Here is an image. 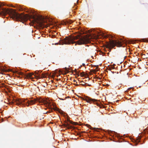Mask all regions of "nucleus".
Here are the masks:
<instances>
[{
	"mask_svg": "<svg viewBox=\"0 0 148 148\" xmlns=\"http://www.w3.org/2000/svg\"><path fill=\"white\" fill-rule=\"evenodd\" d=\"M2 4H0V15H1L4 16L7 14H9L11 18L14 20L19 21L23 23L30 18L33 19L40 25H42L43 23L44 22V18L42 16H39L33 14L31 15L24 14L22 13L19 14L13 9H6L2 7ZM30 13H34L32 11H31Z\"/></svg>",
	"mask_w": 148,
	"mask_h": 148,
	"instance_id": "obj_1",
	"label": "nucleus"
},
{
	"mask_svg": "<svg viewBox=\"0 0 148 148\" xmlns=\"http://www.w3.org/2000/svg\"><path fill=\"white\" fill-rule=\"evenodd\" d=\"M90 38L89 37L86 36L80 37L79 35H77L71 38L66 37L63 40H60L59 43L60 45L69 44L75 43L79 45L85 44L90 42ZM58 44L59 43H56L55 44V45Z\"/></svg>",
	"mask_w": 148,
	"mask_h": 148,
	"instance_id": "obj_2",
	"label": "nucleus"
},
{
	"mask_svg": "<svg viewBox=\"0 0 148 148\" xmlns=\"http://www.w3.org/2000/svg\"><path fill=\"white\" fill-rule=\"evenodd\" d=\"M26 99H17L13 100V101L12 102V103H15L16 105L19 106H29V105H32L35 104L36 102L37 101L36 99H34L33 100H28L26 102Z\"/></svg>",
	"mask_w": 148,
	"mask_h": 148,
	"instance_id": "obj_3",
	"label": "nucleus"
},
{
	"mask_svg": "<svg viewBox=\"0 0 148 148\" xmlns=\"http://www.w3.org/2000/svg\"><path fill=\"white\" fill-rule=\"evenodd\" d=\"M122 45V42L118 40H112L110 42L106 45V47L107 48H113L115 46L118 47H121ZM110 50L111 49H110Z\"/></svg>",
	"mask_w": 148,
	"mask_h": 148,
	"instance_id": "obj_4",
	"label": "nucleus"
},
{
	"mask_svg": "<svg viewBox=\"0 0 148 148\" xmlns=\"http://www.w3.org/2000/svg\"><path fill=\"white\" fill-rule=\"evenodd\" d=\"M38 71H36L35 72V75H34L33 73H28L26 75L27 77V78H30L32 79L33 78L32 77V75H34L35 77L37 79H39L41 78H45V75H42V76H40V75H38Z\"/></svg>",
	"mask_w": 148,
	"mask_h": 148,
	"instance_id": "obj_5",
	"label": "nucleus"
},
{
	"mask_svg": "<svg viewBox=\"0 0 148 148\" xmlns=\"http://www.w3.org/2000/svg\"><path fill=\"white\" fill-rule=\"evenodd\" d=\"M84 100H85L87 102L90 103H91L92 102H94L96 101L97 100L94 99H92L89 98H85Z\"/></svg>",
	"mask_w": 148,
	"mask_h": 148,
	"instance_id": "obj_6",
	"label": "nucleus"
},
{
	"mask_svg": "<svg viewBox=\"0 0 148 148\" xmlns=\"http://www.w3.org/2000/svg\"><path fill=\"white\" fill-rule=\"evenodd\" d=\"M43 103L45 105H49V103L48 101L46 99H43Z\"/></svg>",
	"mask_w": 148,
	"mask_h": 148,
	"instance_id": "obj_7",
	"label": "nucleus"
},
{
	"mask_svg": "<svg viewBox=\"0 0 148 148\" xmlns=\"http://www.w3.org/2000/svg\"><path fill=\"white\" fill-rule=\"evenodd\" d=\"M54 110H56L58 111L60 113V114H62L63 113V111L62 110H60L59 109L57 108H54Z\"/></svg>",
	"mask_w": 148,
	"mask_h": 148,
	"instance_id": "obj_8",
	"label": "nucleus"
},
{
	"mask_svg": "<svg viewBox=\"0 0 148 148\" xmlns=\"http://www.w3.org/2000/svg\"><path fill=\"white\" fill-rule=\"evenodd\" d=\"M36 99H37V101H38L39 103H43L44 99H40L38 98Z\"/></svg>",
	"mask_w": 148,
	"mask_h": 148,
	"instance_id": "obj_9",
	"label": "nucleus"
},
{
	"mask_svg": "<svg viewBox=\"0 0 148 148\" xmlns=\"http://www.w3.org/2000/svg\"><path fill=\"white\" fill-rule=\"evenodd\" d=\"M141 40L142 42H148V38H143Z\"/></svg>",
	"mask_w": 148,
	"mask_h": 148,
	"instance_id": "obj_10",
	"label": "nucleus"
},
{
	"mask_svg": "<svg viewBox=\"0 0 148 148\" xmlns=\"http://www.w3.org/2000/svg\"><path fill=\"white\" fill-rule=\"evenodd\" d=\"M88 126L89 128H90V129H91L90 127H91L92 128V130H96V131H98V128H92L91 127V126L89 125H88Z\"/></svg>",
	"mask_w": 148,
	"mask_h": 148,
	"instance_id": "obj_11",
	"label": "nucleus"
},
{
	"mask_svg": "<svg viewBox=\"0 0 148 148\" xmlns=\"http://www.w3.org/2000/svg\"><path fill=\"white\" fill-rule=\"evenodd\" d=\"M65 127L67 128L68 129H71L72 128V127L71 126H70L69 124H67L65 125Z\"/></svg>",
	"mask_w": 148,
	"mask_h": 148,
	"instance_id": "obj_12",
	"label": "nucleus"
},
{
	"mask_svg": "<svg viewBox=\"0 0 148 148\" xmlns=\"http://www.w3.org/2000/svg\"><path fill=\"white\" fill-rule=\"evenodd\" d=\"M15 73H18L20 75H22L23 74V73L22 72H18V71H15Z\"/></svg>",
	"mask_w": 148,
	"mask_h": 148,
	"instance_id": "obj_13",
	"label": "nucleus"
},
{
	"mask_svg": "<svg viewBox=\"0 0 148 148\" xmlns=\"http://www.w3.org/2000/svg\"><path fill=\"white\" fill-rule=\"evenodd\" d=\"M99 35H102V36H104L105 38H108V36L105 35L104 34H103V33L101 34H99Z\"/></svg>",
	"mask_w": 148,
	"mask_h": 148,
	"instance_id": "obj_14",
	"label": "nucleus"
},
{
	"mask_svg": "<svg viewBox=\"0 0 148 148\" xmlns=\"http://www.w3.org/2000/svg\"><path fill=\"white\" fill-rule=\"evenodd\" d=\"M80 75L81 77H84L85 76V73L83 72L80 73Z\"/></svg>",
	"mask_w": 148,
	"mask_h": 148,
	"instance_id": "obj_15",
	"label": "nucleus"
},
{
	"mask_svg": "<svg viewBox=\"0 0 148 148\" xmlns=\"http://www.w3.org/2000/svg\"><path fill=\"white\" fill-rule=\"evenodd\" d=\"M69 121L70 122V123H72V124H74V125H76V123H75V122H73V123H72V122H71V121Z\"/></svg>",
	"mask_w": 148,
	"mask_h": 148,
	"instance_id": "obj_16",
	"label": "nucleus"
},
{
	"mask_svg": "<svg viewBox=\"0 0 148 148\" xmlns=\"http://www.w3.org/2000/svg\"><path fill=\"white\" fill-rule=\"evenodd\" d=\"M80 82L83 83L81 84V85H83V86H84V85H85V84H84V82L82 81V82Z\"/></svg>",
	"mask_w": 148,
	"mask_h": 148,
	"instance_id": "obj_17",
	"label": "nucleus"
},
{
	"mask_svg": "<svg viewBox=\"0 0 148 148\" xmlns=\"http://www.w3.org/2000/svg\"><path fill=\"white\" fill-rule=\"evenodd\" d=\"M56 37V36L54 35H52L51 36L52 38H54Z\"/></svg>",
	"mask_w": 148,
	"mask_h": 148,
	"instance_id": "obj_18",
	"label": "nucleus"
},
{
	"mask_svg": "<svg viewBox=\"0 0 148 148\" xmlns=\"http://www.w3.org/2000/svg\"><path fill=\"white\" fill-rule=\"evenodd\" d=\"M66 22H64L62 23V25H66Z\"/></svg>",
	"mask_w": 148,
	"mask_h": 148,
	"instance_id": "obj_19",
	"label": "nucleus"
},
{
	"mask_svg": "<svg viewBox=\"0 0 148 148\" xmlns=\"http://www.w3.org/2000/svg\"><path fill=\"white\" fill-rule=\"evenodd\" d=\"M75 72L76 73H77V71L75 69Z\"/></svg>",
	"mask_w": 148,
	"mask_h": 148,
	"instance_id": "obj_20",
	"label": "nucleus"
},
{
	"mask_svg": "<svg viewBox=\"0 0 148 148\" xmlns=\"http://www.w3.org/2000/svg\"><path fill=\"white\" fill-rule=\"evenodd\" d=\"M82 65L83 66H85V64H83Z\"/></svg>",
	"mask_w": 148,
	"mask_h": 148,
	"instance_id": "obj_21",
	"label": "nucleus"
},
{
	"mask_svg": "<svg viewBox=\"0 0 148 148\" xmlns=\"http://www.w3.org/2000/svg\"><path fill=\"white\" fill-rule=\"evenodd\" d=\"M10 70H9L8 71H10Z\"/></svg>",
	"mask_w": 148,
	"mask_h": 148,
	"instance_id": "obj_22",
	"label": "nucleus"
},
{
	"mask_svg": "<svg viewBox=\"0 0 148 148\" xmlns=\"http://www.w3.org/2000/svg\"><path fill=\"white\" fill-rule=\"evenodd\" d=\"M78 76H79V75L78 74H77Z\"/></svg>",
	"mask_w": 148,
	"mask_h": 148,
	"instance_id": "obj_23",
	"label": "nucleus"
},
{
	"mask_svg": "<svg viewBox=\"0 0 148 148\" xmlns=\"http://www.w3.org/2000/svg\"><path fill=\"white\" fill-rule=\"evenodd\" d=\"M11 7H14H14H15L14 6H12V5L11 6Z\"/></svg>",
	"mask_w": 148,
	"mask_h": 148,
	"instance_id": "obj_24",
	"label": "nucleus"
},
{
	"mask_svg": "<svg viewBox=\"0 0 148 148\" xmlns=\"http://www.w3.org/2000/svg\"><path fill=\"white\" fill-rule=\"evenodd\" d=\"M78 85H78V84H76V86H78Z\"/></svg>",
	"mask_w": 148,
	"mask_h": 148,
	"instance_id": "obj_25",
	"label": "nucleus"
},
{
	"mask_svg": "<svg viewBox=\"0 0 148 148\" xmlns=\"http://www.w3.org/2000/svg\"><path fill=\"white\" fill-rule=\"evenodd\" d=\"M2 119V121H1V122H3V120H3V119Z\"/></svg>",
	"mask_w": 148,
	"mask_h": 148,
	"instance_id": "obj_26",
	"label": "nucleus"
},
{
	"mask_svg": "<svg viewBox=\"0 0 148 148\" xmlns=\"http://www.w3.org/2000/svg\"><path fill=\"white\" fill-rule=\"evenodd\" d=\"M61 99V100H63V99Z\"/></svg>",
	"mask_w": 148,
	"mask_h": 148,
	"instance_id": "obj_27",
	"label": "nucleus"
},
{
	"mask_svg": "<svg viewBox=\"0 0 148 148\" xmlns=\"http://www.w3.org/2000/svg\"><path fill=\"white\" fill-rule=\"evenodd\" d=\"M5 71V72H6L7 71H5V70H4Z\"/></svg>",
	"mask_w": 148,
	"mask_h": 148,
	"instance_id": "obj_28",
	"label": "nucleus"
},
{
	"mask_svg": "<svg viewBox=\"0 0 148 148\" xmlns=\"http://www.w3.org/2000/svg\"><path fill=\"white\" fill-rule=\"evenodd\" d=\"M74 82H75V80H74Z\"/></svg>",
	"mask_w": 148,
	"mask_h": 148,
	"instance_id": "obj_29",
	"label": "nucleus"
}]
</instances>
